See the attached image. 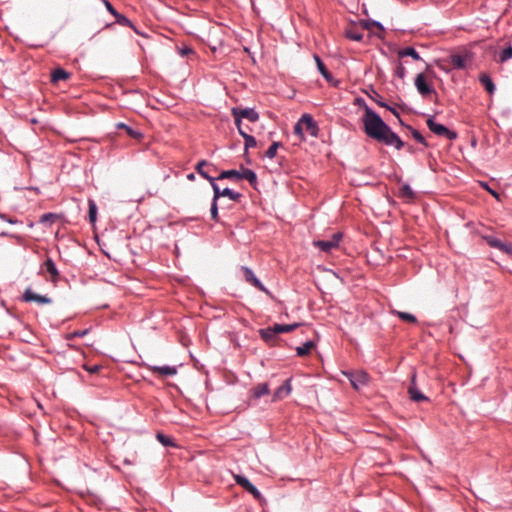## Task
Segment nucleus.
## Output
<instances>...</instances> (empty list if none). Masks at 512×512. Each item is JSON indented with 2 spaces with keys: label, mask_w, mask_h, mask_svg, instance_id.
Masks as SVG:
<instances>
[{
  "label": "nucleus",
  "mask_w": 512,
  "mask_h": 512,
  "mask_svg": "<svg viewBox=\"0 0 512 512\" xmlns=\"http://www.w3.org/2000/svg\"><path fill=\"white\" fill-rule=\"evenodd\" d=\"M362 122L364 126V132L368 137L386 145L394 146L397 150L403 148L404 142L371 108H365Z\"/></svg>",
  "instance_id": "nucleus-1"
},
{
  "label": "nucleus",
  "mask_w": 512,
  "mask_h": 512,
  "mask_svg": "<svg viewBox=\"0 0 512 512\" xmlns=\"http://www.w3.org/2000/svg\"><path fill=\"white\" fill-rule=\"evenodd\" d=\"M234 122L238 130L241 129V120L247 119L250 122H257L259 114L253 108L234 107L231 109Z\"/></svg>",
  "instance_id": "nucleus-2"
},
{
  "label": "nucleus",
  "mask_w": 512,
  "mask_h": 512,
  "mask_svg": "<svg viewBox=\"0 0 512 512\" xmlns=\"http://www.w3.org/2000/svg\"><path fill=\"white\" fill-rule=\"evenodd\" d=\"M344 375L350 380L351 385L356 390L366 386L370 379L369 375L363 370L344 372Z\"/></svg>",
  "instance_id": "nucleus-3"
},
{
  "label": "nucleus",
  "mask_w": 512,
  "mask_h": 512,
  "mask_svg": "<svg viewBox=\"0 0 512 512\" xmlns=\"http://www.w3.org/2000/svg\"><path fill=\"white\" fill-rule=\"evenodd\" d=\"M233 478L235 480V482L241 486L243 489H245L247 492H249L250 494L253 495V497L258 500V501H262L263 500V496L262 494L259 492V490L244 476L242 475H238V474H234L233 475Z\"/></svg>",
  "instance_id": "nucleus-4"
},
{
  "label": "nucleus",
  "mask_w": 512,
  "mask_h": 512,
  "mask_svg": "<svg viewBox=\"0 0 512 512\" xmlns=\"http://www.w3.org/2000/svg\"><path fill=\"white\" fill-rule=\"evenodd\" d=\"M427 126L434 134L438 136L445 137L450 140L455 139L457 137V134L455 132L449 130L442 124L436 123L431 118L427 120Z\"/></svg>",
  "instance_id": "nucleus-5"
},
{
  "label": "nucleus",
  "mask_w": 512,
  "mask_h": 512,
  "mask_svg": "<svg viewBox=\"0 0 512 512\" xmlns=\"http://www.w3.org/2000/svg\"><path fill=\"white\" fill-rule=\"evenodd\" d=\"M341 238V233H335L332 235L331 239L314 241V245L323 252H330L338 247Z\"/></svg>",
  "instance_id": "nucleus-6"
},
{
  "label": "nucleus",
  "mask_w": 512,
  "mask_h": 512,
  "mask_svg": "<svg viewBox=\"0 0 512 512\" xmlns=\"http://www.w3.org/2000/svg\"><path fill=\"white\" fill-rule=\"evenodd\" d=\"M211 186H212L213 192H214L213 200L216 202L221 196L229 197L233 201H238L241 197L240 193L234 192L233 190H231L229 188L220 190L219 186L215 183V181L213 182V184H211Z\"/></svg>",
  "instance_id": "nucleus-7"
},
{
  "label": "nucleus",
  "mask_w": 512,
  "mask_h": 512,
  "mask_svg": "<svg viewBox=\"0 0 512 512\" xmlns=\"http://www.w3.org/2000/svg\"><path fill=\"white\" fill-rule=\"evenodd\" d=\"M415 86L417 88V91L423 96L426 97L430 95L431 93H435V90L432 86H430L425 79V75L423 73H420L415 78Z\"/></svg>",
  "instance_id": "nucleus-8"
},
{
  "label": "nucleus",
  "mask_w": 512,
  "mask_h": 512,
  "mask_svg": "<svg viewBox=\"0 0 512 512\" xmlns=\"http://www.w3.org/2000/svg\"><path fill=\"white\" fill-rule=\"evenodd\" d=\"M196 171L203 178L207 179L210 184H213L215 178L210 175L211 171H216V167L205 160L200 161L196 166Z\"/></svg>",
  "instance_id": "nucleus-9"
},
{
  "label": "nucleus",
  "mask_w": 512,
  "mask_h": 512,
  "mask_svg": "<svg viewBox=\"0 0 512 512\" xmlns=\"http://www.w3.org/2000/svg\"><path fill=\"white\" fill-rule=\"evenodd\" d=\"M408 394L410 396V399L413 400L414 402H422L428 400V398L423 393L420 392L416 385V373L412 374L411 383L408 387Z\"/></svg>",
  "instance_id": "nucleus-10"
},
{
  "label": "nucleus",
  "mask_w": 512,
  "mask_h": 512,
  "mask_svg": "<svg viewBox=\"0 0 512 512\" xmlns=\"http://www.w3.org/2000/svg\"><path fill=\"white\" fill-rule=\"evenodd\" d=\"M242 271L244 278L248 283H250L257 289L265 292L266 294L270 295L269 290H267L266 287L258 280V278L254 275L251 269H249L248 267H242Z\"/></svg>",
  "instance_id": "nucleus-11"
},
{
  "label": "nucleus",
  "mask_w": 512,
  "mask_h": 512,
  "mask_svg": "<svg viewBox=\"0 0 512 512\" xmlns=\"http://www.w3.org/2000/svg\"><path fill=\"white\" fill-rule=\"evenodd\" d=\"M301 121L303 124L304 131H306L313 137H316L318 135L319 128L311 115L303 114L301 117Z\"/></svg>",
  "instance_id": "nucleus-12"
},
{
  "label": "nucleus",
  "mask_w": 512,
  "mask_h": 512,
  "mask_svg": "<svg viewBox=\"0 0 512 512\" xmlns=\"http://www.w3.org/2000/svg\"><path fill=\"white\" fill-rule=\"evenodd\" d=\"M23 300L25 302H37L38 304H49L51 299L44 295L34 293L30 288L26 289L23 294Z\"/></svg>",
  "instance_id": "nucleus-13"
},
{
  "label": "nucleus",
  "mask_w": 512,
  "mask_h": 512,
  "mask_svg": "<svg viewBox=\"0 0 512 512\" xmlns=\"http://www.w3.org/2000/svg\"><path fill=\"white\" fill-rule=\"evenodd\" d=\"M259 334L261 338L269 345H275L277 343L278 333L276 332L274 325L271 327L260 329Z\"/></svg>",
  "instance_id": "nucleus-14"
},
{
  "label": "nucleus",
  "mask_w": 512,
  "mask_h": 512,
  "mask_svg": "<svg viewBox=\"0 0 512 512\" xmlns=\"http://www.w3.org/2000/svg\"><path fill=\"white\" fill-rule=\"evenodd\" d=\"M489 246L496 248L506 254H509L512 252V245L502 242L501 240L493 237V236H486L484 238Z\"/></svg>",
  "instance_id": "nucleus-15"
},
{
  "label": "nucleus",
  "mask_w": 512,
  "mask_h": 512,
  "mask_svg": "<svg viewBox=\"0 0 512 512\" xmlns=\"http://www.w3.org/2000/svg\"><path fill=\"white\" fill-rule=\"evenodd\" d=\"M149 370L152 371L154 374H157L162 377L167 376H174L177 373L176 367L172 366H157V365H151L149 366Z\"/></svg>",
  "instance_id": "nucleus-16"
},
{
  "label": "nucleus",
  "mask_w": 512,
  "mask_h": 512,
  "mask_svg": "<svg viewBox=\"0 0 512 512\" xmlns=\"http://www.w3.org/2000/svg\"><path fill=\"white\" fill-rule=\"evenodd\" d=\"M292 387L290 379H287L273 394V401L281 400L291 393Z\"/></svg>",
  "instance_id": "nucleus-17"
},
{
  "label": "nucleus",
  "mask_w": 512,
  "mask_h": 512,
  "mask_svg": "<svg viewBox=\"0 0 512 512\" xmlns=\"http://www.w3.org/2000/svg\"><path fill=\"white\" fill-rule=\"evenodd\" d=\"M44 268H45L46 272L50 274V280L53 283H56L58 281V278H59V272H58V270H57L53 260L48 258L44 262Z\"/></svg>",
  "instance_id": "nucleus-18"
},
{
  "label": "nucleus",
  "mask_w": 512,
  "mask_h": 512,
  "mask_svg": "<svg viewBox=\"0 0 512 512\" xmlns=\"http://www.w3.org/2000/svg\"><path fill=\"white\" fill-rule=\"evenodd\" d=\"M70 73L62 68L55 69L51 74V81L57 83L59 81H65L70 78Z\"/></svg>",
  "instance_id": "nucleus-19"
},
{
  "label": "nucleus",
  "mask_w": 512,
  "mask_h": 512,
  "mask_svg": "<svg viewBox=\"0 0 512 512\" xmlns=\"http://www.w3.org/2000/svg\"><path fill=\"white\" fill-rule=\"evenodd\" d=\"M314 348L315 343L313 341H307L302 346L297 347L296 352L298 356L304 357L309 355Z\"/></svg>",
  "instance_id": "nucleus-20"
},
{
  "label": "nucleus",
  "mask_w": 512,
  "mask_h": 512,
  "mask_svg": "<svg viewBox=\"0 0 512 512\" xmlns=\"http://www.w3.org/2000/svg\"><path fill=\"white\" fill-rule=\"evenodd\" d=\"M238 132L245 140V152H247L249 148L255 147L257 145L256 139L249 135L245 129H240Z\"/></svg>",
  "instance_id": "nucleus-21"
},
{
  "label": "nucleus",
  "mask_w": 512,
  "mask_h": 512,
  "mask_svg": "<svg viewBox=\"0 0 512 512\" xmlns=\"http://www.w3.org/2000/svg\"><path fill=\"white\" fill-rule=\"evenodd\" d=\"M400 197L406 200L407 202H410L414 199L415 193L412 190V188L408 184H404L400 187Z\"/></svg>",
  "instance_id": "nucleus-22"
},
{
  "label": "nucleus",
  "mask_w": 512,
  "mask_h": 512,
  "mask_svg": "<svg viewBox=\"0 0 512 512\" xmlns=\"http://www.w3.org/2000/svg\"><path fill=\"white\" fill-rule=\"evenodd\" d=\"M398 56L400 58H403V57H406V56H410L414 60H417V61L421 60V57H420L419 53L413 47H405V48L399 50Z\"/></svg>",
  "instance_id": "nucleus-23"
},
{
  "label": "nucleus",
  "mask_w": 512,
  "mask_h": 512,
  "mask_svg": "<svg viewBox=\"0 0 512 512\" xmlns=\"http://www.w3.org/2000/svg\"><path fill=\"white\" fill-rule=\"evenodd\" d=\"M450 61H451L452 65L457 69H464L466 67V57L465 56L455 54V55L451 56Z\"/></svg>",
  "instance_id": "nucleus-24"
},
{
  "label": "nucleus",
  "mask_w": 512,
  "mask_h": 512,
  "mask_svg": "<svg viewBox=\"0 0 512 512\" xmlns=\"http://www.w3.org/2000/svg\"><path fill=\"white\" fill-rule=\"evenodd\" d=\"M345 35L347 38L353 41H362L363 39V33L359 31L357 28L353 27L346 29Z\"/></svg>",
  "instance_id": "nucleus-25"
},
{
  "label": "nucleus",
  "mask_w": 512,
  "mask_h": 512,
  "mask_svg": "<svg viewBox=\"0 0 512 512\" xmlns=\"http://www.w3.org/2000/svg\"><path fill=\"white\" fill-rule=\"evenodd\" d=\"M481 84L485 87L488 93L492 94L495 91V85L493 84L491 78L486 75L482 74L479 78Z\"/></svg>",
  "instance_id": "nucleus-26"
},
{
  "label": "nucleus",
  "mask_w": 512,
  "mask_h": 512,
  "mask_svg": "<svg viewBox=\"0 0 512 512\" xmlns=\"http://www.w3.org/2000/svg\"><path fill=\"white\" fill-rule=\"evenodd\" d=\"M314 59L316 61L318 70L323 75V77L327 80H330L332 78L331 73L327 70L326 66L324 65L323 61L320 59L318 55L314 56Z\"/></svg>",
  "instance_id": "nucleus-27"
},
{
  "label": "nucleus",
  "mask_w": 512,
  "mask_h": 512,
  "mask_svg": "<svg viewBox=\"0 0 512 512\" xmlns=\"http://www.w3.org/2000/svg\"><path fill=\"white\" fill-rule=\"evenodd\" d=\"M240 179H246L251 185H255L257 182L256 174L250 169H243L240 172Z\"/></svg>",
  "instance_id": "nucleus-28"
},
{
  "label": "nucleus",
  "mask_w": 512,
  "mask_h": 512,
  "mask_svg": "<svg viewBox=\"0 0 512 512\" xmlns=\"http://www.w3.org/2000/svg\"><path fill=\"white\" fill-rule=\"evenodd\" d=\"M298 326H299L298 323H294V324H275L274 325V327L276 329V332L278 334L291 332V331L295 330Z\"/></svg>",
  "instance_id": "nucleus-29"
},
{
  "label": "nucleus",
  "mask_w": 512,
  "mask_h": 512,
  "mask_svg": "<svg viewBox=\"0 0 512 512\" xmlns=\"http://www.w3.org/2000/svg\"><path fill=\"white\" fill-rule=\"evenodd\" d=\"M217 179H237L240 180V172L237 170H225L220 173Z\"/></svg>",
  "instance_id": "nucleus-30"
},
{
  "label": "nucleus",
  "mask_w": 512,
  "mask_h": 512,
  "mask_svg": "<svg viewBox=\"0 0 512 512\" xmlns=\"http://www.w3.org/2000/svg\"><path fill=\"white\" fill-rule=\"evenodd\" d=\"M252 393L255 398H260L269 393V387L266 383L259 384L252 390Z\"/></svg>",
  "instance_id": "nucleus-31"
},
{
  "label": "nucleus",
  "mask_w": 512,
  "mask_h": 512,
  "mask_svg": "<svg viewBox=\"0 0 512 512\" xmlns=\"http://www.w3.org/2000/svg\"><path fill=\"white\" fill-rule=\"evenodd\" d=\"M88 206H89V213H88L89 221H90L91 224H94L96 222V219H97V206H96V203L94 202V200L90 199L88 201Z\"/></svg>",
  "instance_id": "nucleus-32"
},
{
  "label": "nucleus",
  "mask_w": 512,
  "mask_h": 512,
  "mask_svg": "<svg viewBox=\"0 0 512 512\" xmlns=\"http://www.w3.org/2000/svg\"><path fill=\"white\" fill-rule=\"evenodd\" d=\"M401 320L409 322V323H416V317L410 313L407 312H401L396 311L394 312Z\"/></svg>",
  "instance_id": "nucleus-33"
},
{
  "label": "nucleus",
  "mask_w": 512,
  "mask_h": 512,
  "mask_svg": "<svg viewBox=\"0 0 512 512\" xmlns=\"http://www.w3.org/2000/svg\"><path fill=\"white\" fill-rule=\"evenodd\" d=\"M281 146L280 142H273L271 146L266 151V156L270 159L274 158L277 153V149Z\"/></svg>",
  "instance_id": "nucleus-34"
},
{
  "label": "nucleus",
  "mask_w": 512,
  "mask_h": 512,
  "mask_svg": "<svg viewBox=\"0 0 512 512\" xmlns=\"http://www.w3.org/2000/svg\"><path fill=\"white\" fill-rule=\"evenodd\" d=\"M157 440L164 446H174L172 439L162 433L156 435Z\"/></svg>",
  "instance_id": "nucleus-35"
},
{
  "label": "nucleus",
  "mask_w": 512,
  "mask_h": 512,
  "mask_svg": "<svg viewBox=\"0 0 512 512\" xmlns=\"http://www.w3.org/2000/svg\"><path fill=\"white\" fill-rule=\"evenodd\" d=\"M294 134L297 135L300 140H304V129H303V124H302L301 118L294 126Z\"/></svg>",
  "instance_id": "nucleus-36"
},
{
  "label": "nucleus",
  "mask_w": 512,
  "mask_h": 512,
  "mask_svg": "<svg viewBox=\"0 0 512 512\" xmlns=\"http://www.w3.org/2000/svg\"><path fill=\"white\" fill-rule=\"evenodd\" d=\"M512 58V47L504 49L500 55V62H505Z\"/></svg>",
  "instance_id": "nucleus-37"
},
{
  "label": "nucleus",
  "mask_w": 512,
  "mask_h": 512,
  "mask_svg": "<svg viewBox=\"0 0 512 512\" xmlns=\"http://www.w3.org/2000/svg\"><path fill=\"white\" fill-rule=\"evenodd\" d=\"M58 218V216L56 214H53V213H47V214H43L41 216V219H40V222L41 223H46V222H54L56 219Z\"/></svg>",
  "instance_id": "nucleus-38"
},
{
  "label": "nucleus",
  "mask_w": 512,
  "mask_h": 512,
  "mask_svg": "<svg viewBox=\"0 0 512 512\" xmlns=\"http://www.w3.org/2000/svg\"><path fill=\"white\" fill-rule=\"evenodd\" d=\"M210 212H211V218L214 221H218V205H217V202L214 200L212 201Z\"/></svg>",
  "instance_id": "nucleus-39"
},
{
  "label": "nucleus",
  "mask_w": 512,
  "mask_h": 512,
  "mask_svg": "<svg viewBox=\"0 0 512 512\" xmlns=\"http://www.w3.org/2000/svg\"><path fill=\"white\" fill-rule=\"evenodd\" d=\"M116 18V21L121 24V25H127V26H132V23L131 21L125 17L124 15L122 14H119L118 13V16L115 17Z\"/></svg>",
  "instance_id": "nucleus-40"
},
{
  "label": "nucleus",
  "mask_w": 512,
  "mask_h": 512,
  "mask_svg": "<svg viewBox=\"0 0 512 512\" xmlns=\"http://www.w3.org/2000/svg\"><path fill=\"white\" fill-rule=\"evenodd\" d=\"M405 74H406V69L404 68V66L399 63L395 69V75L401 79H403L405 77Z\"/></svg>",
  "instance_id": "nucleus-41"
},
{
  "label": "nucleus",
  "mask_w": 512,
  "mask_h": 512,
  "mask_svg": "<svg viewBox=\"0 0 512 512\" xmlns=\"http://www.w3.org/2000/svg\"><path fill=\"white\" fill-rule=\"evenodd\" d=\"M412 136H413V138H414L417 142H419V143H421V144H424V145H427V144H426V141H425V139H424V137L422 136V134H421L418 130H415V129H414V130H412Z\"/></svg>",
  "instance_id": "nucleus-42"
},
{
  "label": "nucleus",
  "mask_w": 512,
  "mask_h": 512,
  "mask_svg": "<svg viewBox=\"0 0 512 512\" xmlns=\"http://www.w3.org/2000/svg\"><path fill=\"white\" fill-rule=\"evenodd\" d=\"M83 367L86 371H88L91 374H96L102 369V366H100V365H92V366L84 365Z\"/></svg>",
  "instance_id": "nucleus-43"
},
{
  "label": "nucleus",
  "mask_w": 512,
  "mask_h": 512,
  "mask_svg": "<svg viewBox=\"0 0 512 512\" xmlns=\"http://www.w3.org/2000/svg\"><path fill=\"white\" fill-rule=\"evenodd\" d=\"M125 131L131 138L140 139L142 137L140 132L133 130L131 127H128Z\"/></svg>",
  "instance_id": "nucleus-44"
},
{
  "label": "nucleus",
  "mask_w": 512,
  "mask_h": 512,
  "mask_svg": "<svg viewBox=\"0 0 512 512\" xmlns=\"http://www.w3.org/2000/svg\"><path fill=\"white\" fill-rule=\"evenodd\" d=\"M104 4L107 8V10L114 15L115 17L118 16V12L114 9V7L111 5V3L107 0H104Z\"/></svg>",
  "instance_id": "nucleus-45"
},
{
  "label": "nucleus",
  "mask_w": 512,
  "mask_h": 512,
  "mask_svg": "<svg viewBox=\"0 0 512 512\" xmlns=\"http://www.w3.org/2000/svg\"><path fill=\"white\" fill-rule=\"evenodd\" d=\"M180 53H181L182 56H186V55H189V54L193 53V50L191 48H189V47H185V48H183L181 50Z\"/></svg>",
  "instance_id": "nucleus-46"
},
{
  "label": "nucleus",
  "mask_w": 512,
  "mask_h": 512,
  "mask_svg": "<svg viewBox=\"0 0 512 512\" xmlns=\"http://www.w3.org/2000/svg\"><path fill=\"white\" fill-rule=\"evenodd\" d=\"M484 187L491 195H493L496 199H499V194L496 191L490 189L487 185H485Z\"/></svg>",
  "instance_id": "nucleus-47"
},
{
  "label": "nucleus",
  "mask_w": 512,
  "mask_h": 512,
  "mask_svg": "<svg viewBox=\"0 0 512 512\" xmlns=\"http://www.w3.org/2000/svg\"><path fill=\"white\" fill-rule=\"evenodd\" d=\"M87 333V330L76 331L72 334V337H82Z\"/></svg>",
  "instance_id": "nucleus-48"
},
{
  "label": "nucleus",
  "mask_w": 512,
  "mask_h": 512,
  "mask_svg": "<svg viewBox=\"0 0 512 512\" xmlns=\"http://www.w3.org/2000/svg\"><path fill=\"white\" fill-rule=\"evenodd\" d=\"M116 127H117L118 129L126 130L129 126H127V125H126V124H124V123H118V124L116 125Z\"/></svg>",
  "instance_id": "nucleus-49"
},
{
  "label": "nucleus",
  "mask_w": 512,
  "mask_h": 512,
  "mask_svg": "<svg viewBox=\"0 0 512 512\" xmlns=\"http://www.w3.org/2000/svg\"><path fill=\"white\" fill-rule=\"evenodd\" d=\"M388 109H389V110H390V111H391V112H392L396 117H399V114H398V112H397L395 109L390 108V107H389Z\"/></svg>",
  "instance_id": "nucleus-50"
},
{
  "label": "nucleus",
  "mask_w": 512,
  "mask_h": 512,
  "mask_svg": "<svg viewBox=\"0 0 512 512\" xmlns=\"http://www.w3.org/2000/svg\"><path fill=\"white\" fill-rule=\"evenodd\" d=\"M187 178H188L189 180H194L195 176H194V174H193V173H191V174L187 175Z\"/></svg>",
  "instance_id": "nucleus-51"
},
{
  "label": "nucleus",
  "mask_w": 512,
  "mask_h": 512,
  "mask_svg": "<svg viewBox=\"0 0 512 512\" xmlns=\"http://www.w3.org/2000/svg\"><path fill=\"white\" fill-rule=\"evenodd\" d=\"M379 105H380V106H382V107L389 108V107L387 106V104H385L384 102H379Z\"/></svg>",
  "instance_id": "nucleus-52"
}]
</instances>
